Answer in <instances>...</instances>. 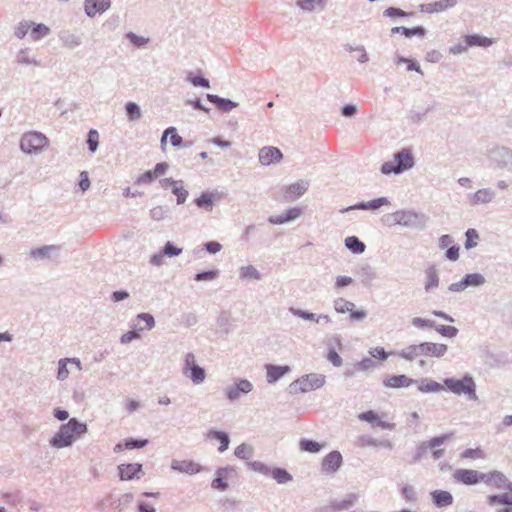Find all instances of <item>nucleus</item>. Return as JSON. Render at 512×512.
<instances>
[{
	"mask_svg": "<svg viewBox=\"0 0 512 512\" xmlns=\"http://www.w3.org/2000/svg\"><path fill=\"white\" fill-rule=\"evenodd\" d=\"M125 36L136 48H142L150 41L149 38L139 36L132 31L126 33Z\"/></svg>",
	"mask_w": 512,
	"mask_h": 512,
	"instance_id": "nucleus-56",
	"label": "nucleus"
},
{
	"mask_svg": "<svg viewBox=\"0 0 512 512\" xmlns=\"http://www.w3.org/2000/svg\"><path fill=\"white\" fill-rule=\"evenodd\" d=\"M388 204H389V201H388V199L386 197H380V198L373 199V200L368 201V202H360L358 204L349 206L347 208L342 209L341 212L344 213V212H347V211H350V210H354V209L377 210L380 207H382L384 205H388Z\"/></svg>",
	"mask_w": 512,
	"mask_h": 512,
	"instance_id": "nucleus-28",
	"label": "nucleus"
},
{
	"mask_svg": "<svg viewBox=\"0 0 512 512\" xmlns=\"http://www.w3.org/2000/svg\"><path fill=\"white\" fill-rule=\"evenodd\" d=\"M16 62L20 65L40 66L41 63L34 57L29 56V48H22L16 55Z\"/></svg>",
	"mask_w": 512,
	"mask_h": 512,
	"instance_id": "nucleus-42",
	"label": "nucleus"
},
{
	"mask_svg": "<svg viewBox=\"0 0 512 512\" xmlns=\"http://www.w3.org/2000/svg\"><path fill=\"white\" fill-rule=\"evenodd\" d=\"M187 80L195 87L210 88V81L202 75H194L190 72Z\"/></svg>",
	"mask_w": 512,
	"mask_h": 512,
	"instance_id": "nucleus-53",
	"label": "nucleus"
},
{
	"mask_svg": "<svg viewBox=\"0 0 512 512\" xmlns=\"http://www.w3.org/2000/svg\"><path fill=\"white\" fill-rule=\"evenodd\" d=\"M415 165L412 149L403 148L394 154V161H388L381 165V172L385 175H399Z\"/></svg>",
	"mask_w": 512,
	"mask_h": 512,
	"instance_id": "nucleus-3",
	"label": "nucleus"
},
{
	"mask_svg": "<svg viewBox=\"0 0 512 512\" xmlns=\"http://www.w3.org/2000/svg\"><path fill=\"white\" fill-rule=\"evenodd\" d=\"M31 24H33V21L31 20H23L17 24V26L14 28V35L18 39H23L27 35L28 31L31 29Z\"/></svg>",
	"mask_w": 512,
	"mask_h": 512,
	"instance_id": "nucleus-51",
	"label": "nucleus"
},
{
	"mask_svg": "<svg viewBox=\"0 0 512 512\" xmlns=\"http://www.w3.org/2000/svg\"><path fill=\"white\" fill-rule=\"evenodd\" d=\"M358 275L361 279V282L365 286L370 285L371 282H373L375 279H377V273H376L375 269L368 264L362 265L359 268Z\"/></svg>",
	"mask_w": 512,
	"mask_h": 512,
	"instance_id": "nucleus-37",
	"label": "nucleus"
},
{
	"mask_svg": "<svg viewBox=\"0 0 512 512\" xmlns=\"http://www.w3.org/2000/svg\"><path fill=\"white\" fill-rule=\"evenodd\" d=\"M496 197V192L491 188H482L475 193L468 195L471 206L484 205L491 203Z\"/></svg>",
	"mask_w": 512,
	"mask_h": 512,
	"instance_id": "nucleus-23",
	"label": "nucleus"
},
{
	"mask_svg": "<svg viewBox=\"0 0 512 512\" xmlns=\"http://www.w3.org/2000/svg\"><path fill=\"white\" fill-rule=\"evenodd\" d=\"M457 4V0H439L433 3L422 4L420 6L422 12L429 14L439 13L453 8Z\"/></svg>",
	"mask_w": 512,
	"mask_h": 512,
	"instance_id": "nucleus-27",
	"label": "nucleus"
},
{
	"mask_svg": "<svg viewBox=\"0 0 512 512\" xmlns=\"http://www.w3.org/2000/svg\"><path fill=\"white\" fill-rule=\"evenodd\" d=\"M487 157L495 169L512 172V149L505 146H493L488 150Z\"/></svg>",
	"mask_w": 512,
	"mask_h": 512,
	"instance_id": "nucleus-6",
	"label": "nucleus"
},
{
	"mask_svg": "<svg viewBox=\"0 0 512 512\" xmlns=\"http://www.w3.org/2000/svg\"><path fill=\"white\" fill-rule=\"evenodd\" d=\"M183 374L194 384H201L206 378L205 369L200 367L198 364L190 367L188 371H183Z\"/></svg>",
	"mask_w": 512,
	"mask_h": 512,
	"instance_id": "nucleus-35",
	"label": "nucleus"
},
{
	"mask_svg": "<svg viewBox=\"0 0 512 512\" xmlns=\"http://www.w3.org/2000/svg\"><path fill=\"white\" fill-rule=\"evenodd\" d=\"M207 438L215 439V440L219 441L220 446L218 447V451L220 453H223L229 447L230 437H229V434L227 432L211 429L207 433Z\"/></svg>",
	"mask_w": 512,
	"mask_h": 512,
	"instance_id": "nucleus-31",
	"label": "nucleus"
},
{
	"mask_svg": "<svg viewBox=\"0 0 512 512\" xmlns=\"http://www.w3.org/2000/svg\"><path fill=\"white\" fill-rule=\"evenodd\" d=\"M391 32L393 34L395 33H401L403 34L404 36L410 38L412 36H425L426 34V30L425 28L421 27V26H417V27H413V28H407V27H393L391 29Z\"/></svg>",
	"mask_w": 512,
	"mask_h": 512,
	"instance_id": "nucleus-43",
	"label": "nucleus"
},
{
	"mask_svg": "<svg viewBox=\"0 0 512 512\" xmlns=\"http://www.w3.org/2000/svg\"><path fill=\"white\" fill-rule=\"evenodd\" d=\"M414 384H416L418 390L423 393H437L444 390L445 387L444 384L442 385L429 378H421L419 380H414Z\"/></svg>",
	"mask_w": 512,
	"mask_h": 512,
	"instance_id": "nucleus-30",
	"label": "nucleus"
},
{
	"mask_svg": "<svg viewBox=\"0 0 512 512\" xmlns=\"http://www.w3.org/2000/svg\"><path fill=\"white\" fill-rule=\"evenodd\" d=\"M358 500V496L356 494H348L342 500L334 501L332 503V507L335 511H344L351 508L356 501Z\"/></svg>",
	"mask_w": 512,
	"mask_h": 512,
	"instance_id": "nucleus-41",
	"label": "nucleus"
},
{
	"mask_svg": "<svg viewBox=\"0 0 512 512\" xmlns=\"http://www.w3.org/2000/svg\"><path fill=\"white\" fill-rule=\"evenodd\" d=\"M239 276L243 280H260L262 278L261 273L253 265L242 266Z\"/></svg>",
	"mask_w": 512,
	"mask_h": 512,
	"instance_id": "nucleus-45",
	"label": "nucleus"
},
{
	"mask_svg": "<svg viewBox=\"0 0 512 512\" xmlns=\"http://www.w3.org/2000/svg\"><path fill=\"white\" fill-rule=\"evenodd\" d=\"M162 252L167 257H176L182 253V248L177 247L173 242L167 241L163 246Z\"/></svg>",
	"mask_w": 512,
	"mask_h": 512,
	"instance_id": "nucleus-58",
	"label": "nucleus"
},
{
	"mask_svg": "<svg viewBox=\"0 0 512 512\" xmlns=\"http://www.w3.org/2000/svg\"><path fill=\"white\" fill-rule=\"evenodd\" d=\"M206 99L213 104L219 111L223 113L230 112L231 110L239 106L238 102H235L228 98L220 97L216 94H206Z\"/></svg>",
	"mask_w": 512,
	"mask_h": 512,
	"instance_id": "nucleus-24",
	"label": "nucleus"
},
{
	"mask_svg": "<svg viewBox=\"0 0 512 512\" xmlns=\"http://www.w3.org/2000/svg\"><path fill=\"white\" fill-rule=\"evenodd\" d=\"M485 454L480 448H469L463 451L461 458L464 459H483Z\"/></svg>",
	"mask_w": 512,
	"mask_h": 512,
	"instance_id": "nucleus-63",
	"label": "nucleus"
},
{
	"mask_svg": "<svg viewBox=\"0 0 512 512\" xmlns=\"http://www.w3.org/2000/svg\"><path fill=\"white\" fill-rule=\"evenodd\" d=\"M452 433L449 434H442L436 437L431 438L428 441H423L419 444L417 448V455L415 457L416 460H419L428 449H434L436 447L442 446L446 441L451 439Z\"/></svg>",
	"mask_w": 512,
	"mask_h": 512,
	"instance_id": "nucleus-20",
	"label": "nucleus"
},
{
	"mask_svg": "<svg viewBox=\"0 0 512 512\" xmlns=\"http://www.w3.org/2000/svg\"><path fill=\"white\" fill-rule=\"evenodd\" d=\"M86 143L90 153H95L99 146V133L95 129H90L87 134Z\"/></svg>",
	"mask_w": 512,
	"mask_h": 512,
	"instance_id": "nucleus-49",
	"label": "nucleus"
},
{
	"mask_svg": "<svg viewBox=\"0 0 512 512\" xmlns=\"http://www.w3.org/2000/svg\"><path fill=\"white\" fill-rule=\"evenodd\" d=\"M2 499L4 500L5 503L11 506H17L22 501V494L20 490L5 492L2 494Z\"/></svg>",
	"mask_w": 512,
	"mask_h": 512,
	"instance_id": "nucleus-50",
	"label": "nucleus"
},
{
	"mask_svg": "<svg viewBox=\"0 0 512 512\" xmlns=\"http://www.w3.org/2000/svg\"><path fill=\"white\" fill-rule=\"evenodd\" d=\"M231 473H236V468L233 466L219 467L215 475L216 477L211 482V487L218 491H226L228 489V483L224 480Z\"/></svg>",
	"mask_w": 512,
	"mask_h": 512,
	"instance_id": "nucleus-22",
	"label": "nucleus"
},
{
	"mask_svg": "<svg viewBox=\"0 0 512 512\" xmlns=\"http://www.w3.org/2000/svg\"><path fill=\"white\" fill-rule=\"evenodd\" d=\"M217 326L220 330V333L226 337L230 334L232 331L231 329V323H232V317L230 312L228 311H221L220 314L217 317Z\"/></svg>",
	"mask_w": 512,
	"mask_h": 512,
	"instance_id": "nucleus-33",
	"label": "nucleus"
},
{
	"mask_svg": "<svg viewBox=\"0 0 512 512\" xmlns=\"http://www.w3.org/2000/svg\"><path fill=\"white\" fill-rule=\"evenodd\" d=\"M343 464V457L339 451H331L322 459V472L334 475Z\"/></svg>",
	"mask_w": 512,
	"mask_h": 512,
	"instance_id": "nucleus-18",
	"label": "nucleus"
},
{
	"mask_svg": "<svg viewBox=\"0 0 512 512\" xmlns=\"http://www.w3.org/2000/svg\"><path fill=\"white\" fill-rule=\"evenodd\" d=\"M169 165L166 162H160L155 165L152 170H147L140 175L136 181V185L152 183L158 176L163 175L168 170Z\"/></svg>",
	"mask_w": 512,
	"mask_h": 512,
	"instance_id": "nucleus-21",
	"label": "nucleus"
},
{
	"mask_svg": "<svg viewBox=\"0 0 512 512\" xmlns=\"http://www.w3.org/2000/svg\"><path fill=\"white\" fill-rule=\"evenodd\" d=\"M296 5L303 12H312L317 5H320V0H297Z\"/></svg>",
	"mask_w": 512,
	"mask_h": 512,
	"instance_id": "nucleus-61",
	"label": "nucleus"
},
{
	"mask_svg": "<svg viewBox=\"0 0 512 512\" xmlns=\"http://www.w3.org/2000/svg\"><path fill=\"white\" fill-rule=\"evenodd\" d=\"M219 271L218 270H207V271H201L195 274L194 280L195 281H212L218 278Z\"/></svg>",
	"mask_w": 512,
	"mask_h": 512,
	"instance_id": "nucleus-57",
	"label": "nucleus"
},
{
	"mask_svg": "<svg viewBox=\"0 0 512 512\" xmlns=\"http://www.w3.org/2000/svg\"><path fill=\"white\" fill-rule=\"evenodd\" d=\"M320 387V379L317 374H308L295 380L288 386L290 394L305 393Z\"/></svg>",
	"mask_w": 512,
	"mask_h": 512,
	"instance_id": "nucleus-11",
	"label": "nucleus"
},
{
	"mask_svg": "<svg viewBox=\"0 0 512 512\" xmlns=\"http://www.w3.org/2000/svg\"><path fill=\"white\" fill-rule=\"evenodd\" d=\"M88 431L87 425L77 418H71L67 423L62 424L55 435L50 439L49 444L54 448H65L71 446L74 441Z\"/></svg>",
	"mask_w": 512,
	"mask_h": 512,
	"instance_id": "nucleus-2",
	"label": "nucleus"
},
{
	"mask_svg": "<svg viewBox=\"0 0 512 512\" xmlns=\"http://www.w3.org/2000/svg\"><path fill=\"white\" fill-rule=\"evenodd\" d=\"M111 6L110 0H85L84 10L88 17L92 18L97 13L107 11Z\"/></svg>",
	"mask_w": 512,
	"mask_h": 512,
	"instance_id": "nucleus-25",
	"label": "nucleus"
},
{
	"mask_svg": "<svg viewBox=\"0 0 512 512\" xmlns=\"http://www.w3.org/2000/svg\"><path fill=\"white\" fill-rule=\"evenodd\" d=\"M49 144L48 138L41 132L30 131L22 135L20 149L26 154H38Z\"/></svg>",
	"mask_w": 512,
	"mask_h": 512,
	"instance_id": "nucleus-5",
	"label": "nucleus"
},
{
	"mask_svg": "<svg viewBox=\"0 0 512 512\" xmlns=\"http://www.w3.org/2000/svg\"><path fill=\"white\" fill-rule=\"evenodd\" d=\"M149 443L148 439L142 438H127L124 440V446L127 450L141 449Z\"/></svg>",
	"mask_w": 512,
	"mask_h": 512,
	"instance_id": "nucleus-55",
	"label": "nucleus"
},
{
	"mask_svg": "<svg viewBox=\"0 0 512 512\" xmlns=\"http://www.w3.org/2000/svg\"><path fill=\"white\" fill-rule=\"evenodd\" d=\"M266 380L269 384H273L280 380L284 375L291 371L288 365L266 364Z\"/></svg>",
	"mask_w": 512,
	"mask_h": 512,
	"instance_id": "nucleus-26",
	"label": "nucleus"
},
{
	"mask_svg": "<svg viewBox=\"0 0 512 512\" xmlns=\"http://www.w3.org/2000/svg\"><path fill=\"white\" fill-rule=\"evenodd\" d=\"M418 346H419L418 350L420 351V356H431V357L441 358L446 354V352L448 350L447 345L441 344V343L422 342V343L418 344Z\"/></svg>",
	"mask_w": 512,
	"mask_h": 512,
	"instance_id": "nucleus-19",
	"label": "nucleus"
},
{
	"mask_svg": "<svg viewBox=\"0 0 512 512\" xmlns=\"http://www.w3.org/2000/svg\"><path fill=\"white\" fill-rule=\"evenodd\" d=\"M253 453V447L246 443L240 444L234 450V455L242 460H249L253 456Z\"/></svg>",
	"mask_w": 512,
	"mask_h": 512,
	"instance_id": "nucleus-48",
	"label": "nucleus"
},
{
	"mask_svg": "<svg viewBox=\"0 0 512 512\" xmlns=\"http://www.w3.org/2000/svg\"><path fill=\"white\" fill-rule=\"evenodd\" d=\"M247 466L262 475L272 477L278 484H286L292 481V475L284 468L281 467H269L261 461H250L247 462Z\"/></svg>",
	"mask_w": 512,
	"mask_h": 512,
	"instance_id": "nucleus-7",
	"label": "nucleus"
},
{
	"mask_svg": "<svg viewBox=\"0 0 512 512\" xmlns=\"http://www.w3.org/2000/svg\"><path fill=\"white\" fill-rule=\"evenodd\" d=\"M58 36L62 46L66 48L75 49L82 44L81 36L69 30L60 31Z\"/></svg>",
	"mask_w": 512,
	"mask_h": 512,
	"instance_id": "nucleus-29",
	"label": "nucleus"
},
{
	"mask_svg": "<svg viewBox=\"0 0 512 512\" xmlns=\"http://www.w3.org/2000/svg\"><path fill=\"white\" fill-rule=\"evenodd\" d=\"M486 284V278L480 273L466 274L460 281L449 285L451 292H463L468 288H478Z\"/></svg>",
	"mask_w": 512,
	"mask_h": 512,
	"instance_id": "nucleus-10",
	"label": "nucleus"
},
{
	"mask_svg": "<svg viewBox=\"0 0 512 512\" xmlns=\"http://www.w3.org/2000/svg\"><path fill=\"white\" fill-rule=\"evenodd\" d=\"M483 472L472 470V469H457L453 473V478L456 482L465 485H476L482 482Z\"/></svg>",
	"mask_w": 512,
	"mask_h": 512,
	"instance_id": "nucleus-17",
	"label": "nucleus"
},
{
	"mask_svg": "<svg viewBox=\"0 0 512 512\" xmlns=\"http://www.w3.org/2000/svg\"><path fill=\"white\" fill-rule=\"evenodd\" d=\"M433 503L439 507H447L453 503V497L451 493L444 490H435L431 493Z\"/></svg>",
	"mask_w": 512,
	"mask_h": 512,
	"instance_id": "nucleus-32",
	"label": "nucleus"
},
{
	"mask_svg": "<svg viewBox=\"0 0 512 512\" xmlns=\"http://www.w3.org/2000/svg\"><path fill=\"white\" fill-rule=\"evenodd\" d=\"M299 448L303 452L318 453L320 452V442L302 438L299 441Z\"/></svg>",
	"mask_w": 512,
	"mask_h": 512,
	"instance_id": "nucleus-47",
	"label": "nucleus"
},
{
	"mask_svg": "<svg viewBox=\"0 0 512 512\" xmlns=\"http://www.w3.org/2000/svg\"><path fill=\"white\" fill-rule=\"evenodd\" d=\"M283 159L281 150L274 146H264L259 150L258 160L262 166L280 163Z\"/></svg>",
	"mask_w": 512,
	"mask_h": 512,
	"instance_id": "nucleus-15",
	"label": "nucleus"
},
{
	"mask_svg": "<svg viewBox=\"0 0 512 512\" xmlns=\"http://www.w3.org/2000/svg\"><path fill=\"white\" fill-rule=\"evenodd\" d=\"M194 204L205 211H212L214 206V194L210 192H203L198 198L194 200Z\"/></svg>",
	"mask_w": 512,
	"mask_h": 512,
	"instance_id": "nucleus-38",
	"label": "nucleus"
},
{
	"mask_svg": "<svg viewBox=\"0 0 512 512\" xmlns=\"http://www.w3.org/2000/svg\"><path fill=\"white\" fill-rule=\"evenodd\" d=\"M411 384H414V379H411L406 375L391 376L384 381V386L387 388L408 387Z\"/></svg>",
	"mask_w": 512,
	"mask_h": 512,
	"instance_id": "nucleus-34",
	"label": "nucleus"
},
{
	"mask_svg": "<svg viewBox=\"0 0 512 512\" xmlns=\"http://www.w3.org/2000/svg\"><path fill=\"white\" fill-rule=\"evenodd\" d=\"M136 320L138 324L143 321L145 324L143 328L147 330H151L155 326V319L150 313H140L136 316Z\"/></svg>",
	"mask_w": 512,
	"mask_h": 512,
	"instance_id": "nucleus-62",
	"label": "nucleus"
},
{
	"mask_svg": "<svg viewBox=\"0 0 512 512\" xmlns=\"http://www.w3.org/2000/svg\"><path fill=\"white\" fill-rule=\"evenodd\" d=\"M172 193L176 196V203L178 205L184 204L189 193L184 188L183 183L177 184L172 188Z\"/></svg>",
	"mask_w": 512,
	"mask_h": 512,
	"instance_id": "nucleus-54",
	"label": "nucleus"
},
{
	"mask_svg": "<svg viewBox=\"0 0 512 512\" xmlns=\"http://www.w3.org/2000/svg\"><path fill=\"white\" fill-rule=\"evenodd\" d=\"M334 308L338 313H350V318L354 321H362L366 318L367 312L363 309L355 310V304L343 298L334 301Z\"/></svg>",
	"mask_w": 512,
	"mask_h": 512,
	"instance_id": "nucleus-13",
	"label": "nucleus"
},
{
	"mask_svg": "<svg viewBox=\"0 0 512 512\" xmlns=\"http://www.w3.org/2000/svg\"><path fill=\"white\" fill-rule=\"evenodd\" d=\"M426 282L424 285V289L426 292H429L439 285V275L438 271L435 267H430L425 271Z\"/></svg>",
	"mask_w": 512,
	"mask_h": 512,
	"instance_id": "nucleus-39",
	"label": "nucleus"
},
{
	"mask_svg": "<svg viewBox=\"0 0 512 512\" xmlns=\"http://www.w3.org/2000/svg\"><path fill=\"white\" fill-rule=\"evenodd\" d=\"M482 477V482L487 486L506 490L503 493L488 495L487 505L494 508V512H512V482L498 470L483 473Z\"/></svg>",
	"mask_w": 512,
	"mask_h": 512,
	"instance_id": "nucleus-1",
	"label": "nucleus"
},
{
	"mask_svg": "<svg viewBox=\"0 0 512 512\" xmlns=\"http://www.w3.org/2000/svg\"><path fill=\"white\" fill-rule=\"evenodd\" d=\"M420 215L412 210H398L387 215V221L391 225H401L407 228L420 227Z\"/></svg>",
	"mask_w": 512,
	"mask_h": 512,
	"instance_id": "nucleus-8",
	"label": "nucleus"
},
{
	"mask_svg": "<svg viewBox=\"0 0 512 512\" xmlns=\"http://www.w3.org/2000/svg\"><path fill=\"white\" fill-rule=\"evenodd\" d=\"M171 469L173 471L184 473L188 475H195L201 473L203 471H208L209 469L205 466L200 465L199 463L194 462L193 460H172Z\"/></svg>",
	"mask_w": 512,
	"mask_h": 512,
	"instance_id": "nucleus-14",
	"label": "nucleus"
},
{
	"mask_svg": "<svg viewBox=\"0 0 512 512\" xmlns=\"http://www.w3.org/2000/svg\"><path fill=\"white\" fill-rule=\"evenodd\" d=\"M309 183L305 180H298L295 183L281 187V195L278 199L281 202H292L300 198L308 190Z\"/></svg>",
	"mask_w": 512,
	"mask_h": 512,
	"instance_id": "nucleus-9",
	"label": "nucleus"
},
{
	"mask_svg": "<svg viewBox=\"0 0 512 512\" xmlns=\"http://www.w3.org/2000/svg\"><path fill=\"white\" fill-rule=\"evenodd\" d=\"M30 30V37L33 41H39L51 33L50 28L43 23L33 22Z\"/></svg>",
	"mask_w": 512,
	"mask_h": 512,
	"instance_id": "nucleus-36",
	"label": "nucleus"
},
{
	"mask_svg": "<svg viewBox=\"0 0 512 512\" xmlns=\"http://www.w3.org/2000/svg\"><path fill=\"white\" fill-rule=\"evenodd\" d=\"M435 330L442 336L454 338L458 334V329L454 326L439 325Z\"/></svg>",
	"mask_w": 512,
	"mask_h": 512,
	"instance_id": "nucleus-64",
	"label": "nucleus"
},
{
	"mask_svg": "<svg viewBox=\"0 0 512 512\" xmlns=\"http://www.w3.org/2000/svg\"><path fill=\"white\" fill-rule=\"evenodd\" d=\"M253 390V384L247 379H239L233 385L226 387L225 395L230 402L236 401L243 394Z\"/></svg>",
	"mask_w": 512,
	"mask_h": 512,
	"instance_id": "nucleus-12",
	"label": "nucleus"
},
{
	"mask_svg": "<svg viewBox=\"0 0 512 512\" xmlns=\"http://www.w3.org/2000/svg\"><path fill=\"white\" fill-rule=\"evenodd\" d=\"M117 470L118 476L122 481L140 479L144 475L143 466L140 463L120 464Z\"/></svg>",
	"mask_w": 512,
	"mask_h": 512,
	"instance_id": "nucleus-16",
	"label": "nucleus"
},
{
	"mask_svg": "<svg viewBox=\"0 0 512 512\" xmlns=\"http://www.w3.org/2000/svg\"><path fill=\"white\" fill-rule=\"evenodd\" d=\"M444 386L455 395H464L468 400L476 401V383L472 376L465 374L461 379L446 378L443 381Z\"/></svg>",
	"mask_w": 512,
	"mask_h": 512,
	"instance_id": "nucleus-4",
	"label": "nucleus"
},
{
	"mask_svg": "<svg viewBox=\"0 0 512 512\" xmlns=\"http://www.w3.org/2000/svg\"><path fill=\"white\" fill-rule=\"evenodd\" d=\"M418 349V344L409 345L398 352V355L407 361H413L420 356V351Z\"/></svg>",
	"mask_w": 512,
	"mask_h": 512,
	"instance_id": "nucleus-46",
	"label": "nucleus"
},
{
	"mask_svg": "<svg viewBox=\"0 0 512 512\" xmlns=\"http://www.w3.org/2000/svg\"><path fill=\"white\" fill-rule=\"evenodd\" d=\"M345 246L354 254H361L365 251V244L356 236H349L345 239Z\"/></svg>",
	"mask_w": 512,
	"mask_h": 512,
	"instance_id": "nucleus-44",
	"label": "nucleus"
},
{
	"mask_svg": "<svg viewBox=\"0 0 512 512\" xmlns=\"http://www.w3.org/2000/svg\"><path fill=\"white\" fill-rule=\"evenodd\" d=\"M464 41L468 47H473V46L488 47V46L492 45V43H493L491 39H489L485 36L478 35V34L466 35L464 37Z\"/></svg>",
	"mask_w": 512,
	"mask_h": 512,
	"instance_id": "nucleus-40",
	"label": "nucleus"
},
{
	"mask_svg": "<svg viewBox=\"0 0 512 512\" xmlns=\"http://www.w3.org/2000/svg\"><path fill=\"white\" fill-rule=\"evenodd\" d=\"M169 213V208L166 206H156L150 210V217L155 221L163 220Z\"/></svg>",
	"mask_w": 512,
	"mask_h": 512,
	"instance_id": "nucleus-59",
	"label": "nucleus"
},
{
	"mask_svg": "<svg viewBox=\"0 0 512 512\" xmlns=\"http://www.w3.org/2000/svg\"><path fill=\"white\" fill-rule=\"evenodd\" d=\"M328 346L329 348L326 355L327 360L330 361L333 364V366L340 367L343 362L341 356L337 353V351L335 350L331 343H329Z\"/></svg>",
	"mask_w": 512,
	"mask_h": 512,
	"instance_id": "nucleus-60",
	"label": "nucleus"
},
{
	"mask_svg": "<svg viewBox=\"0 0 512 512\" xmlns=\"http://www.w3.org/2000/svg\"><path fill=\"white\" fill-rule=\"evenodd\" d=\"M126 114L129 120L135 121L141 117V109L138 104L134 102H128L125 105Z\"/></svg>",
	"mask_w": 512,
	"mask_h": 512,
	"instance_id": "nucleus-52",
	"label": "nucleus"
}]
</instances>
